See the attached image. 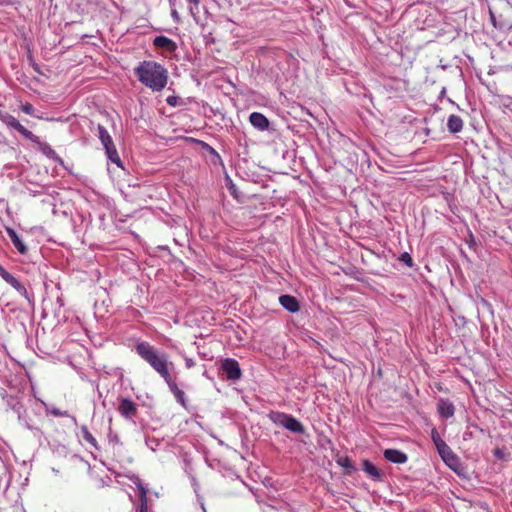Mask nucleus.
Segmentation results:
<instances>
[{"instance_id": "f03ea898", "label": "nucleus", "mask_w": 512, "mask_h": 512, "mask_svg": "<svg viewBox=\"0 0 512 512\" xmlns=\"http://www.w3.org/2000/svg\"><path fill=\"white\" fill-rule=\"evenodd\" d=\"M136 353L146 361L163 379L170 375L168 357L146 341L138 342L135 346Z\"/></svg>"}, {"instance_id": "0eeeda50", "label": "nucleus", "mask_w": 512, "mask_h": 512, "mask_svg": "<svg viewBox=\"0 0 512 512\" xmlns=\"http://www.w3.org/2000/svg\"><path fill=\"white\" fill-rule=\"evenodd\" d=\"M118 412L125 419L133 421L137 414V405L128 398H122L118 406Z\"/></svg>"}, {"instance_id": "f3484780", "label": "nucleus", "mask_w": 512, "mask_h": 512, "mask_svg": "<svg viewBox=\"0 0 512 512\" xmlns=\"http://www.w3.org/2000/svg\"><path fill=\"white\" fill-rule=\"evenodd\" d=\"M134 483L140 492V507L138 509V512H148L147 489L144 487L139 478H136Z\"/></svg>"}, {"instance_id": "aec40b11", "label": "nucleus", "mask_w": 512, "mask_h": 512, "mask_svg": "<svg viewBox=\"0 0 512 512\" xmlns=\"http://www.w3.org/2000/svg\"><path fill=\"white\" fill-rule=\"evenodd\" d=\"M363 470L374 480H381L380 470L369 461H364Z\"/></svg>"}, {"instance_id": "4be33fe9", "label": "nucleus", "mask_w": 512, "mask_h": 512, "mask_svg": "<svg viewBox=\"0 0 512 512\" xmlns=\"http://www.w3.org/2000/svg\"><path fill=\"white\" fill-rule=\"evenodd\" d=\"M81 434H82V438L87 442L89 443L91 446H93L94 448L96 449H99L98 447V443L95 439V437L90 433V431L88 430V428L86 426H82L81 427Z\"/></svg>"}, {"instance_id": "2eb2a0df", "label": "nucleus", "mask_w": 512, "mask_h": 512, "mask_svg": "<svg viewBox=\"0 0 512 512\" xmlns=\"http://www.w3.org/2000/svg\"><path fill=\"white\" fill-rule=\"evenodd\" d=\"M6 232L9 236L11 242L13 243L14 247L17 249V251L20 254H26L28 251L27 246L23 243V241L18 236L16 231L12 228H6Z\"/></svg>"}, {"instance_id": "7c9ffc66", "label": "nucleus", "mask_w": 512, "mask_h": 512, "mask_svg": "<svg viewBox=\"0 0 512 512\" xmlns=\"http://www.w3.org/2000/svg\"><path fill=\"white\" fill-rule=\"evenodd\" d=\"M187 2H189L190 4H193L195 6V8L197 9L198 5L200 3V0H187Z\"/></svg>"}, {"instance_id": "e433bc0d", "label": "nucleus", "mask_w": 512, "mask_h": 512, "mask_svg": "<svg viewBox=\"0 0 512 512\" xmlns=\"http://www.w3.org/2000/svg\"><path fill=\"white\" fill-rule=\"evenodd\" d=\"M346 462H348V459H345V462L342 463V466H345Z\"/></svg>"}, {"instance_id": "9d476101", "label": "nucleus", "mask_w": 512, "mask_h": 512, "mask_svg": "<svg viewBox=\"0 0 512 512\" xmlns=\"http://www.w3.org/2000/svg\"><path fill=\"white\" fill-rule=\"evenodd\" d=\"M0 276L5 282H7L9 285H11L19 294L26 296L27 290H26L25 286L18 279H16L11 273L4 270V272H2L0 274Z\"/></svg>"}, {"instance_id": "423d86ee", "label": "nucleus", "mask_w": 512, "mask_h": 512, "mask_svg": "<svg viewBox=\"0 0 512 512\" xmlns=\"http://www.w3.org/2000/svg\"><path fill=\"white\" fill-rule=\"evenodd\" d=\"M440 457L445 462V464L451 468L457 474L460 473L461 463L459 457L452 451V449L447 445L439 452Z\"/></svg>"}, {"instance_id": "5701e85b", "label": "nucleus", "mask_w": 512, "mask_h": 512, "mask_svg": "<svg viewBox=\"0 0 512 512\" xmlns=\"http://www.w3.org/2000/svg\"><path fill=\"white\" fill-rule=\"evenodd\" d=\"M431 439H432L438 452L447 446L446 442L441 438L440 434L438 433V431L436 429H432Z\"/></svg>"}, {"instance_id": "ddd939ff", "label": "nucleus", "mask_w": 512, "mask_h": 512, "mask_svg": "<svg viewBox=\"0 0 512 512\" xmlns=\"http://www.w3.org/2000/svg\"><path fill=\"white\" fill-rule=\"evenodd\" d=\"M153 44L155 47L165 49L168 52H174L177 49L176 43L166 36L155 37Z\"/></svg>"}, {"instance_id": "20e7f679", "label": "nucleus", "mask_w": 512, "mask_h": 512, "mask_svg": "<svg viewBox=\"0 0 512 512\" xmlns=\"http://www.w3.org/2000/svg\"><path fill=\"white\" fill-rule=\"evenodd\" d=\"M270 419L276 425L282 426L293 433L302 434L305 432L303 424L292 415L283 412H272L270 414Z\"/></svg>"}, {"instance_id": "39448f33", "label": "nucleus", "mask_w": 512, "mask_h": 512, "mask_svg": "<svg viewBox=\"0 0 512 512\" xmlns=\"http://www.w3.org/2000/svg\"><path fill=\"white\" fill-rule=\"evenodd\" d=\"M221 369L229 380L236 381L241 378L242 372L239 363L235 359L226 358L222 362Z\"/></svg>"}, {"instance_id": "6ab92c4d", "label": "nucleus", "mask_w": 512, "mask_h": 512, "mask_svg": "<svg viewBox=\"0 0 512 512\" xmlns=\"http://www.w3.org/2000/svg\"><path fill=\"white\" fill-rule=\"evenodd\" d=\"M0 121L7 126L9 130H14L19 121L11 114L0 111Z\"/></svg>"}, {"instance_id": "58836bf2", "label": "nucleus", "mask_w": 512, "mask_h": 512, "mask_svg": "<svg viewBox=\"0 0 512 512\" xmlns=\"http://www.w3.org/2000/svg\"><path fill=\"white\" fill-rule=\"evenodd\" d=\"M346 462H348V459H345V462L342 463V466H345Z\"/></svg>"}, {"instance_id": "4c0bfd02", "label": "nucleus", "mask_w": 512, "mask_h": 512, "mask_svg": "<svg viewBox=\"0 0 512 512\" xmlns=\"http://www.w3.org/2000/svg\"><path fill=\"white\" fill-rule=\"evenodd\" d=\"M346 462H348V459H345V462L342 463V466H345Z\"/></svg>"}, {"instance_id": "2f4dec72", "label": "nucleus", "mask_w": 512, "mask_h": 512, "mask_svg": "<svg viewBox=\"0 0 512 512\" xmlns=\"http://www.w3.org/2000/svg\"><path fill=\"white\" fill-rule=\"evenodd\" d=\"M16 412H17V414H18V419L21 421V420H22V418H21L20 408H17V409H16Z\"/></svg>"}, {"instance_id": "72a5a7b5", "label": "nucleus", "mask_w": 512, "mask_h": 512, "mask_svg": "<svg viewBox=\"0 0 512 512\" xmlns=\"http://www.w3.org/2000/svg\"><path fill=\"white\" fill-rule=\"evenodd\" d=\"M25 426L28 428V429H33V427L31 425H29L28 423L25 422Z\"/></svg>"}, {"instance_id": "1a4fd4ad", "label": "nucleus", "mask_w": 512, "mask_h": 512, "mask_svg": "<svg viewBox=\"0 0 512 512\" xmlns=\"http://www.w3.org/2000/svg\"><path fill=\"white\" fill-rule=\"evenodd\" d=\"M251 125L259 131H265L269 128V120L265 115L259 112H253L249 116Z\"/></svg>"}, {"instance_id": "412c9836", "label": "nucleus", "mask_w": 512, "mask_h": 512, "mask_svg": "<svg viewBox=\"0 0 512 512\" xmlns=\"http://www.w3.org/2000/svg\"><path fill=\"white\" fill-rule=\"evenodd\" d=\"M14 130L31 142H38V136L34 135L31 131L25 128L20 122Z\"/></svg>"}, {"instance_id": "f8f14e48", "label": "nucleus", "mask_w": 512, "mask_h": 512, "mask_svg": "<svg viewBox=\"0 0 512 512\" xmlns=\"http://www.w3.org/2000/svg\"><path fill=\"white\" fill-rule=\"evenodd\" d=\"M384 457L386 460L395 464H403L408 460L407 455L397 449H386L384 451Z\"/></svg>"}, {"instance_id": "c85d7f7f", "label": "nucleus", "mask_w": 512, "mask_h": 512, "mask_svg": "<svg viewBox=\"0 0 512 512\" xmlns=\"http://www.w3.org/2000/svg\"><path fill=\"white\" fill-rule=\"evenodd\" d=\"M185 365L187 368H192L195 365V362L191 358H185Z\"/></svg>"}, {"instance_id": "b1692460", "label": "nucleus", "mask_w": 512, "mask_h": 512, "mask_svg": "<svg viewBox=\"0 0 512 512\" xmlns=\"http://www.w3.org/2000/svg\"><path fill=\"white\" fill-rule=\"evenodd\" d=\"M47 412L52 414L53 416H56V417H69L71 418V420L73 421V423L75 425H77V419L75 416H72L70 415L67 411H61L60 409L58 408H55V407H52V408H48L47 407Z\"/></svg>"}, {"instance_id": "7ed1b4c3", "label": "nucleus", "mask_w": 512, "mask_h": 512, "mask_svg": "<svg viewBox=\"0 0 512 512\" xmlns=\"http://www.w3.org/2000/svg\"><path fill=\"white\" fill-rule=\"evenodd\" d=\"M97 136L105 149L108 159L115 163L118 167H122V161L119 157L112 137L110 136L107 129L100 124L97 126Z\"/></svg>"}, {"instance_id": "9b49d317", "label": "nucleus", "mask_w": 512, "mask_h": 512, "mask_svg": "<svg viewBox=\"0 0 512 512\" xmlns=\"http://www.w3.org/2000/svg\"><path fill=\"white\" fill-rule=\"evenodd\" d=\"M165 382L167 383L171 393L174 395V397L176 398L177 402L180 403L183 407L186 408V398H185V393L183 390H181L178 385L176 384V382L172 379L171 375H169V377L167 379H164Z\"/></svg>"}, {"instance_id": "473e14b6", "label": "nucleus", "mask_w": 512, "mask_h": 512, "mask_svg": "<svg viewBox=\"0 0 512 512\" xmlns=\"http://www.w3.org/2000/svg\"><path fill=\"white\" fill-rule=\"evenodd\" d=\"M190 12H191V14L193 15V17L195 18L194 7H190Z\"/></svg>"}, {"instance_id": "393cba45", "label": "nucleus", "mask_w": 512, "mask_h": 512, "mask_svg": "<svg viewBox=\"0 0 512 512\" xmlns=\"http://www.w3.org/2000/svg\"><path fill=\"white\" fill-rule=\"evenodd\" d=\"M20 109L22 110V112H24L27 115H32L33 116L34 113H35V108L33 107L32 104H30L28 102L22 104Z\"/></svg>"}, {"instance_id": "bb28decb", "label": "nucleus", "mask_w": 512, "mask_h": 512, "mask_svg": "<svg viewBox=\"0 0 512 512\" xmlns=\"http://www.w3.org/2000/svg\"><path fill=\"white\" fill-rule=\"evenodd\" d=\"M171 17L173 18V20H174L176 23L180 22V15H179V13L177 12V10H176V9H172V10H171Z\"/></svg>"}, {"instance_id": "dca6fc26", "label": "nucleus", "mask_w": 512, "mask_h": 512, "mask_svg": "<svg viewBox=\"0 0 512 512\" xmlns=\"http://www.w3.org/2000/svg\"><path fill=\"white\" fill-rule=\"evenodd\" d=\"M437 408L440 416L443 418H450L454 415V405L447 399H440Z\"/></svg>"}, {"instance_id": "f257e3e1", "label": "nucleus", "mask_w": 512, "mask_h": 512, "mask_svg": "<svg viewBox=\"0 0 512 512\" xmlns=\"http://www.w3.org/2000/svg\"><path fill=\"white\" fill-rule=\"evenodd\" d=\"M134 74L140 83L152 91H162L168 81V71L160 63L152 60L140 62L134 68Z\"/></svg>"}, {"instance_id": "a878e982", "label": "nucleus", "mask_w": 512, "mask_h": 512, "mask_svg": "<svg viewBox=\"0 0 512 512\" xmlns=\"http://www.w3.org/2000/svg\"><path fill=\"white\" fill-rule=\"evenodd\" d=\"M400 261L404 262L409 267L413 266L412 257L407 252H404L403 254H401Z\"/></svg>"}, {"instance_id": "f704fd0d", "label": "nucleus", "mask_w": 512, "mask_h": 512, "mask_svg": "<svg viewBox=\"0 0 512 512\" xmlns=\"http://www.w3.org/2000/svg\"><path fill=\"white\" fill-rule=\"evenodd\" d=\"M5 268L0 264V274L4 272Z\"/></svg>"}, {"instance_id": "c756f323", "label": "nucleus", "mask_w": 512, "mask_h": 512, "mask_svg": "<svg viewBox=\"0 0 512 512\" xmlns=\"http://www.w3.org/2000/svg\"><path fill=\"white\" fill-rule=\"evenodd\" d=\"M167 103H168L169 105L174 106V105L176 104V98H175V97H168V98H167Z\"/></svg>"}, {"instance_id": "6e6552de", "label": "nucleus", "mask_w": 512, "mask_h": 512, "mask_svg": "<svg viewBox=\"0 0 512 512\" xmlns=\"http://www.w3.org/2000/svg\"><path fill=\"white\" fill-rule=\"evenodd\" d=\"M34 143L38 146V149H39V151L42 152V154H44L49 159H52L55 162L63 165V163H64L63 159L58 156V154L55 152V150L48 143L41 141L39 137H38V142H34Z\"/></svg>"}, {"instance_id": "c9c22d12", "label": "nucleus", "mask_w": 512, "mask_h": 512, "mask_svg": "<svg viewBox=\"0 0 512 512\" xmlns=\"http://www.w3.org/2000/svg\"><path fill=\"white\" fill-rule=\"evenodd\" d=\"M491 19H492V22H493L494 26H496L493 15L491 16Z\"/></svg>"}, {"instance_id": "ea45409f", "label": "nucleus", "mask_w": 512, "mask_h": 512, "mask_svg": "<svg viewBox=\"0 0 512 512\" xmlns=\"http://www.w3.org/2000/svg\"><path fill=\"white\" fill-rule=\"evenodd\" d=\"M193 485L196 487V479H193Z\"/></svg>"}, {"instance_id": "4468645a", "label": "nucleus", "mask_w": 512, "mask_h": 512, "mask_svg": "<svg viewBox=\"0 0 512 512\" xmlns=\"http://www.w3.org/2000/svg\"><path fill=\"white\" fill-rule=\"evenodd\" d=\"M279 303L283 308L291 313L297 312L300 308L298 300L291 295H281L279 297Z\"/></svg>"}, {"instance_id": "a211bd4d", "label": "nucleus", "mask_w": 512, "mask_h": 512, "mask_svg": "<svg viewBox=\"0 0 512 512\" xmlns=\"http://www.w3.org/2000/svg\"><path fill=\"white\" fill-rule=\"evenodd\" d=\"M447 128L451 133H458L463 128V120L460 116L452 114L448 118Z\"/></svg>"}, {"instance_id": "cd10ccee", "label": "nucleus", "mask_w": 512, "mask_h": 512, "mask_svg": "<svg viewBox=\"0 0 512 512\" xmlns=\"http://www.w3.org/2000/svg\"><path fill=\"white\" fill-rule=\"evenodd\" d=\"M205 147L206 149L209 151V153L213 154L214 156H216L217 158H220L219 154L215 151L214 148H212L211 146H209L208 144H205Z\"/></svg>"}]
</instances>
